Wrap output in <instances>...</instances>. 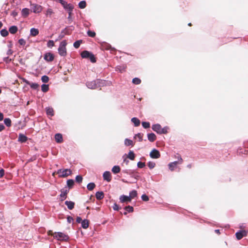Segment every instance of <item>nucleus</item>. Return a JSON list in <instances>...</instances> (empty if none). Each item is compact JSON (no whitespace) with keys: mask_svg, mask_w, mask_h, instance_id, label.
I'll return each instance as SVG.
<instances>
[{"mask_svg":"<svg viewBox=\"0 0 248 248\" xmlns=\"http://www.w3.org/2000/svg\"><path fill=\"white\" fill-rule=\"evenodd\" d=\"M54 13L53 10L52 9L49 8H48L46 13V16H49L50 17L52 14Z\"/></svg>","mask_w":248,"mask_h":248,"instance_id":"31","label":"nucleus"},{"mask_svg":"<svg viewBox=\"0 0 248 248\" xmlns=\"http://www.w3.org/2000/svg\"><path fill=\"white\" fill-rule=\"evenodd\" d=\"M105 49H106V50H108L109 49V48H110V46L108 44H105Z\"/></svg>","mask_w":248,"mask_h":248,"instance_id":"59","label":"nucleus"},{"mask_svg":"<svg viewBox=\"0 0 248 248\" xmlns=\"http://www.w3.org/2000/svg\"><path fill=\"white\" fill-rule=\"evenodd\" d=\"M18 30V28L16 26H12L9 28V31L11 34L16 33Z\"/></svg>","mask_w":248,"mask_h":248,"instance_id":"22","label":"nucleus"},{"mask_svg":"<svg viewBox=\"0 0 248 248\" xmlns=\"http://www.w3.org/2000/svg\"><path fill=\"white\" fill-rule=\"evenodd\" d=\"M54 46V43L53 40H49L47 42V47L51 48Z\"/></svg>","mask_w":248,"mask_h":248,"instance_id":"45","label":"nucleus"},{"mask_svg":"<svg viewBox=\"0 0 248 248\" xmlns=\"http://www.w3.org/2000/svg\"><path fill=\"white\" fill-rule=\"evenodd\" d=\"M87 34L88 35L90 36V37H93L95 36V32L93 31H87Z\"/></svg>","mask_w":248,"mask_h":248,"instance_id":"50","label":"nucleus"},{"mask_svg":"<svg viewBox=\"0 0 248 248\" xmlns=\"http://www.w3.org/2000/svg\"><path fill=\"white\" fill-rule=\"evenodd\" d=\"M78 6L80 9H84L86 6V2L84 0L80 1L78 3Z\"/></svg>","mask_w":248,"mask_h":248,"instance_id":"34","label":"nucleus"},{"mask_svg":"<svg viewBox=\"0 0 248 248\" xmlns=\"http://www.w3.org/2000/svg\"><path fill=\"white\" fill-rule=\"evenodd\" d=\"M65 204L67 206L69 209L72 210L74 207L75 203L72 201H66L65 202Z\"/></svg>","mask_w":248,"mask_h":248,"instance_id":"18","label":"nucleus"},{"mask_svg":"<svg viewBox=\"0 0 248 248\" xmlns=\"http://www.w3.org/2000/svg\"><path fill=\"white\" fill-rule=\"evenodd\" d=\"M48 89H49V87H48V85L43 84L42 85V86H41V90L44 93H46L47 91H48Z\"/></svg>","mask_w":248,"mask_h":248,"instance_id":"36","label":"nucleus"},{"mask_svg":"<svg viewBox=\"0 0 248 248\" xmlns=\"http://www.w3.org/2000/svg\"><path fill=\"white\" fill-rule=\"evenodd\" d=\"M142 136L143 134H141L140 133H138L136 134L135 136V138H138L140 141H142Z\"/></svg>","mask_w":248,"mask_h":248,"instance_id":"48","label":"nucleus"},{"mask_svg":"<svg viewBox=\"0 0 248 248\" xmlns=\"http://www.w3.org/2000/svg\"><path fill=\"white\" fill-rule=\"evenodd\" d=\"M120 201L122 203L128 202H130L131 201V199L130 198L129 196H125V195H123L120 196Z\"/></svg>","mask_w":248,"mask_h":248,"instance_id":"12","label":"nucleus"},{"mask_svg":"<svg viewBox=\"0 0 248 248\" xmlns=\"http://www.w3.org/2000/svg\"><path fill=\"white\" fill-rule=\"evenodd\" d=\"M141 199L142 200V201H145V202H147L148 201H149V197L145 194H143L142 196H141Z\"/></svg>","mask_w":248,"mask_h":248,"instance_id":"53","label":"nucleus"},{"mask_svg":"<svg viewBox=\"0 0 248 248\" xmlns=\"http://www.w3.org/2000/svg\"><path fill=\"white\" fill-rule=\"evenodd\" d=\"M150 156L152 158L157 159L160 157V154L158 150L154 149L150 152Z\"/></svg>","mask_w":248,"mask_h":248,"instance_id":"9","label":"nucleus"},{"mask_svg":"<svg viewBox=\"0 0 248 248\" xmlns=\"http://www.w3.org/2000/svg\"><path fill=\"white\" fill-rule=\"evenodd\" d=\"M103 177L104 180L107 182H110L111 180V175L109 171H105L103 174Z\"/></svg>","mask_w":248,"mask_h":248,"instance_id":"11","label":"nucleus"},{"mask_svg":"<svg viewBox=\"0 0 248 248\" xmlns=\"http://www.w3.org/2000/svg\"><path fill=\"white\" fill-rule=\"evenodd\" d=\"M131 122L134 123L135 126H138L140 124V121L136 117L132 118Z\"/></svg>","mask_w":248,"mask_h":248,"instance_id":"26","label":"nucleus"},{"mask_svg":"<svg viewBox=\"0 0 248 248\" xmlns=\"http://www.w3.org/2000/svg\"><path fill=\"white\" fill-rule=\"evenodd\" d=\"M124 209L126 212L129 213H131L133 211V207L130 205L125 207Z\"/></svg>","mask_w":248,"mask_h":248,"instance_id":"42","label":"nucleus"},{"mask_svg":"<svg viewBox=\"0 0 248 248\" xmlns=\"http://www.w3.org/2000/svg\"><path fill=\"white\" fill-rule=\"evenodd\" d=\"M4 174V171L3 169L0 170V178L2 177Z\"/></svg>","mask_w":248,"mask_h":248,"instance_id":"56","label":"nucleus"},{"mask_svg":"<svg viewBox=\"0 0 248 248\" xmlns=\"http://www.w3.org/2000/svg\"><path fill=\"white\" fill-rule=\"evenodd\" d=\"M13 53V51L11 49H9L8 51H7V55H11Z\"/></svg>","mask_w":248,"mask_h":248,"instance_id":"58","label":"nucleus"},{"mask_svg":"<svg viewBox=\"0 0 248 248\" xmlns=\"http://www.w3.org/2000/svg\"><path fill=\"white\" fill-rule=\"evenodd\" d=\"M58 174L61 177H65L71 174L72 171L70 169H66L64 170L60 169L57 171Z\"/></svg>","mask_w":248,"mask_h":248,"instance_id":"5","label":"nucleus"},{"mask_svg":"<svg viewBox=\"0 0 248 248\" xmlns=\"http://www.w3.org/2000/svg\"><path fill=\"white\" fill-rule=\"evenodd\" d=\"M247 232L245 230L240 231L235 233L236 237L238 240L241 239L244 236H246Z\"/></svg>","mask_w":248,"mask_h":248,"instance_id":"10","label":"nucleus"},{"mask_svg":"<svg viewBox=\"0 0 248 248\" xmlns=\"http://www.w3.org/2000/svg\"><path fill=\"white\" fill-rule=\"evenodd\" d=\"M55 139L57 142L61 143L62 141V134L58 133L55 136Z\"/></svg>","mask_w":248,"mask_h":248,"instance_id":"20","label":"nucleus"},{"mask_svg":"<svg viewBox=\"0 0 248 248\" xmlns=\"http://www.w3.org/2000/svg\"><path fill=\"white\" fill-rule=\"evenodd\" d=\"M5 127L2 124H0V132L4 130Z\"/></svg>","mask_w":248,"mask_h":248,"instance_id":"60","label":"nucleus"},{"mask_svg":"<svg viewBox=\"0 0 248 248\" xmlns=\"http://www.w3.org/2000/svg\"><path fill=\"white\" fill-rule=\"evenodd\" d=\"M135 155L134 152L132 151H130L127 155V157L130 160H133L135 158Z\"/></svg>","mask_w":248,"mask_h":248,"instance_id":"32","label":"nucleus"},{"mask_svg":"<svg viewBox=\"0 0 248 248\" xmlns=\"http://www.w3.org/2000/svg\"><path fill=\"white\" fill-rule=\"evenodd\" d=\"M132 82L135 84L138 85L140 83L141 80L138 78H135L133 79Z\"/></svg>","mask_w":248,"mask_h":248,"instance_id":"41","label":"nucleus"},{"mask_svg":"<svg viewBox=\"0 0 248 248\" xmlns=\"http://www.w3.org/2000/svg\"><path fill=\"white\" fill-rule=\"evenodd\" d=\"M152 129L158 134H166L168 132V127L162 128L159 124H155L152 125Z\"/></svg>","mask_w":248,"mask_h":248,"instance_id":"2","label":"nucleus"},{"mask_svg":"<svg viewBox=\"0 0 248 248\" xmlns=\"http://www.w3.org/2000/svg\"><path fill=\"white\" fill-rule=\"evenodd\" d=\"M23 81L27 84L30 85L31 86V87L33 89H36L39 85L37 83H31L30 82V81H29L28 80H27V79H23Z\"/></svg>","mask_w":248,"mask_h":248,"instance_id":"15","label":"nucleus"},{"mask_svg":"<svg viewBox=\"0 0 248 248\" xmlns=\"http://www.w3.org/2000/svg\"><path fill=\"white\" fill-rule=\"evenodd\" d=\"M46 112L47 115L52 116L54 115V111L52 108H46Z\"/></svg>","mask_w":248,"mask_h":248,"instance_id":"27","label":"nucleus"},{"mask_svg":"<svg viewBox=\"0 0 248 248\" xmlns=\"http://www.w3.org/2000/svg\"><path fill=\"white\" fill-rule=\"evenodd\" d=\"M41 80L43 82L47 83L49 80V78L47 76L44 75L42 77Z\"/></svg>","mask_w":248,"mask_h":248,"instance_id":"44","label":"nucleus"},{"mask_svg":"<svg viewBox=\"0 0 248 248\" xmlns=\"http://www.w3.org/2000/svg\"><path fill=\"white\" fill-rule=\"evenodd\" d=\"M145 166V163L141 162H139L137 164V166L139 168H143Z\"/></svg>","mask_w":248,"mask_h":248,"instance_id":"51","label":"nucleus"},{"mask_svg":"<svg viewBox=\"0 0 248 248\" xmlns=\"http://www.w3.org/2000/svg\"><path fill=\"white\" fill-rule=\"evenodd\" d=\"M121 170V169L119 166H114L112 168V171L113 173L116 174L119 173Z\"/></svg>","mask_w":248,"mask_h":248,"instance_id":"29","label":"nucleus"},{"mask_svg":"<svg viewBox=\"0 0 248 248\" xmlns=\"http://www.w3.org/2000/svg\"><path fill=\"white\" fill-rule=\"evenodd\" d=\"M67 222L69 223H71L74 221V219L72 217L68 216L67 217Z\"/></svg>","mask_w":248,"mask_h":248,"instance_id":"54","label":"nucleus"},{"mask_svg":"<svg viewBox=\"0 0 248 248\" xmlns=\"http://www.w3.org/2000/svg\"><path fill=\"white\" fill-rule=\"evenodd\" d=\"M4 123L8 127H9L11 125V120L9 118H5L4 120Z\"/></svg>","mask_w":248,"mask_h":248,"instance_id":"37","label":"nucleus"},{"mask_svg":"<svg viewBox=\"0 0 248 248\" xmlns=\"http://www.w3.org/2000/svg\"><path fill=\"white\" fill-rule=\"evenodd\" d=\"M215 231V232H216L217 233H218V234H219V233H220L219 230H216Z\"/></svg>","mask_w":248,"mask_h":248,"instance_id":"64","label":"nucleus"},{"mask_svg":"<svg viewBox=\"0 0 248 248\" xmlns=\"http://www.w3.org/2000/svg\"><path fill=\"white\" fill-rule=\"evenodd\" d=\"M95 196L97 200H101L104 198V193L102 191H98L96 193Z\"/></svg>","mask_w":248,"mask_h":248,"instance_id":"24","label":"nucleus"},{"mask_svg":"<svg viewBox=\"0 0 248 248\" xmlns=\"http://www.w3.org/2000/svg\"><path fill=\"white\" fill-rule=\"evenodd\" d=\"M124 144L126 146H133L134 145L133 142L132 140H129L128 139H125L124 140Z\"/></svg>","mask_w":248,"mask_h":248,"instance_id":"28","label":"nucleus"},{"mask_svg":"<svg viewBox=\"0 0 248 248\" xmlns=\"http://www.w3.org/2000/svg\"><path fill=\"white\" fill-rule=\"evenodd\" d=\"M18 43L21 46H24L26 44V41L24 39H20L18 40Z\"/></svg>","mask_w":248,"mask_h":248,"instance_id":"52","label":"nucleus"},{"mask_svg":"<svg viewBox=\"0 0 248 248\" xmlns=\"http://www.w3.org/2000/svg\"><path fill=\"white\" fill-rule=\"evenodd\" d=\"M105 81L101 79H96L94 81L88 82L86 86L89 89H95L98 87H103L105 85Z\"/></svg>","mask_w":248,"mask_h":248,"instance_id":"1","label":"nucleus"},{"mask_svg":"<svg viewBox=\"0 0 248 248\" xmlns=\"http://www.w3.org/2000/svg\"><path fill=\"white\" fill-rule=\"evenodd\" d=\"M74 184V181L72 179H69L67 181V185L69 188L73 187Z\"/></svg>","mask_w":248,"mask_h":248,"instance_id":"33","label":"nucleus"},{"mask_svg":"<svg viewBox=\"0 0 248 248\" xmlns=\"http://www.w3.org/2000/svg\"><path fill=\"white\" fill-rule=\"evenodd\" d=\"M59 2L63 6V8L67 11H73L74 6L71 4H68L63 0H59Z\"/></svg>","mask_w":248,"mask_h":248,"instance_id":"7","label":"nucleus"},{"mask_svg":"<svg viewBox=\"0 0 248 248\" xmlns=\"http://www.w3.org/2000/svg\"><path fill=\"white\" fill-rule=\"evenodd\" d=\"M129 197L132 200L137 196V191L135 190H133L129 193Z\"/></svg>","mask_w":248,"mask_h":248,"instance_id":"30","label":"nucleus"},{"mask_svg":"<svg viewBox=\"0 0 248 248\" xmlns=\"http://www.w3.org/2000/svg\"><path fill=\"white\" fill-rule=\"evenodd\" d=\"M3 119V115L2 113L0 112V121H2Z\"/></svg>","mask_w":248,"mask_h":248,"instance_id":"63","label":"nucleus"},{"mask_svg":"<svg viewBox=\"0 0 248 248\" xmlns=\"http://www.w3.org/2000/svg\"><path fill=\"white\" fill-rule=\"evenodd\" d=\"M147 165L150 169H152L155 167V164L153 161H149Z\"/></svg>","mask_w":248,"mask_h":248,"instance_id":"43","label":"nucleus"},{"mask_svg":"<svg viewBox=\"0 0 248 248\" xmlns=\"http://www.w3.org/2000/svg\"><path fill=\"white\" fill-rule=\"evenodd\" d=\"M95 184L93 183H90L88 184L87 187L89 190H92L95 187Z\"/></svg>","mask_w":248,"mask_h":248,"instance_id":"35","label":"nucleus"},{"mask_svg":"<svg viewBox=\"0 0 248 248\" xmlns=\"http://www.w3.org/2000/svg\"><path fill=\"white\" fill-rule=\"evenodd\" d=\"M27 140V137L22 134H19L18 139V141L20 142H25Z\"/></svg>","mask_w":248,"mask_h":248,"instance_id":"16","label":"nucleus"},{"mask_svg":"<svg viewBox=\"0 0 248 248\" xmlns=\"http://www.w3.org/2000/svg\"><path fill=\"white\" fill-rule=\"evenodd\" d=\"M61 193L60 194V197L61 198V201H63L66 198V195L67 193L69 192V190L67 188H63L61 191Z\"/></svg>","mask_w":248,"mask_h":248,"instance_id":"14","label":"nucleus"},{"mask_svg":"<svg viewBox=\"0 0 248 248\" xmlns=\"http://www.w3.org/2000/svg\"><path fill=\"white\" fill-rule=\"evenodd\" d=\"M81 43H82V40L77 41L74 42L73 46L75 48H78L79 47Z\"/></svg>","mask_w":248,"mask_h":248,"instance_id":"40","label":"nucleus"},{"mask_svg":"<svg viewBox=\"0 0 248 248\" xmlns=\"http://www.w3.org/2000/svg\"><path fill=\"white\" fill-rule=\"evenodd\" d=\"M148 139L151 142L154 141L156 139V136L154 133H150L148 134Z\"/></svg>","mask_w":248,"mask_h":248,"instance_id":"23","label":"nucleus"},{"mask_svg":"<svg viewBox=\"0 0 248 248\" xmlns=\"http://www.w3.org/2000/svg\"><path fill=\"white\" fill-rule=\"evenodd\" d=\"M89 59L92 62H96L95 58L94 57V55L93 53H91Z\"/></svg>","mask_w":248,"mask_h":248,"instance_id":"47","label":"nucleus"},{"mask_svg":"<svg viewBox=\"0 0 248 248\" xmlns=\"http://www.w3.org/2000/svg\"><path fill=\"white\" fill-rule=\"evenodd\" d=\"M68 11V19H70L71 17L72 11Z\"/></svg>","mask_w":248,"mask_h":248,"instance_id":"61","label":"nucleus"},{"mask_svg":"<svg viewBox=\"0 0 248 248\" xmlns=\"http://www.w3.org/2000/svg\"><path fill=\"white\" fill-rule=\"evenodd\" d=\"M53 236L59 241H67L69 239L67 235L61 232H55Z\"/></svg>","mask_w":248,"mask_h":248,"instance_id":"4","label":"nucleus"},{"mask_svg":"<svg viewBox=\"0 0 248 248\" xmlns=\"http://www.w3.org/2000/svg\"><path fill=\"white\" fill-rule=\"evenodd\" d=\"M125 66L123 65V66H117L116 67V70L117 71H119L120 72H123L125 71Z\"/></svg>","mask_w":248,"mask_h":248,"instance_id":"38","label":"nucleus"},{"mask_svg":"<svg viewBox=\"0 0 248 248\" xmlns=\"http://www.w3.org/2000/svg\"><path fill=\"white\" fill-rule=\"evenodd\" d=\"M81 226L83 229H87L89 227V221L87 219H84L82 221Z\"/></svg>","mask_w":248,"mask_h":248,"instance_id":"25","label":"nucleus"},{"mask_svg":"<svg viewBox=\"0 0 248 248\" xmlns=\"http://www.w3.org/2000/svg\"><path fill=\"white\" fill-rule=\"evenodd\" d=\"M76 181L78 183H81L82 181V177L81 175H77L76 177Z\"/></svg>","mask_w":248,"mask_h":248,"instance_id":"49","label":"nucleus"},{"mask_svg":"<svg viewBox=\"0 0 248 248\" xmlns=\"http://www.w3.org/2000/svg\"><path fill=\"white\" fill-rule=\"evenodd\" d=\"M124 162L125 163V164L127 165L129 163V161L127 159H126V158H124Z\"/></svg>","mask_w":248,"mask_h":248,"instance_id":"62","label":"nucleus"},{"mask_svg":"<svg viewBox=\"0 0 248 248\" xmlns=\"http://www.w3.org/2000/svg\"><path fill=\"white\" fill-rule=\"evenodd\" d=\"M142 125L144 128L150 127V123L149 122H143L142 123Z\"/></svg>","mask_w":248,"mask_h":248,"instance_id":"46","label":"nucleus"},{"mask_svg":"<svg viewBox=\"0 0 248 248\" xmlns=\"http://www.w3.org/2000/svg\"><path fill=\"white\" fill-rule=\"evenodd\" d=\"M39 34V30L34 28H31L30 30V35L32 36H36Z\"/></svg>","mask_w":248,"mask_h":248,"instance_id":"19","label":"nucleus"},{"mask_svg":"<svg viewBox=\"0 0 248 248\" xmlns=\"http://www.w3.org/2000/svg\"><path fill=\"white\" fill-rule=\"evenodd\" d=\"M82 219L80 217H78L76 218V221L78 222V223H80L82 222Z\"/></svg>","mask_w":248,"mask_h":248,"instance_id":"57","label":"nucleus"},{"mask_svg":"<svg viewBox=\"0 0 248 248\" xmlns=\"http://www.w3.org/2000/svg\"><path fill=\"white\" fill-rule=\"evenodd\" d=\"M0 34L3 37H6L8 35V31L6 29H2L0 31Z\"/></svg>","mask_w":248,"mask_h":248,"instance_id":"39","label":"nucleus"},{"mask_svg":"<svg viewBox=\"0 0 248 248\" xmlns=\"http://www.w3.org/2000/svg\"><path fill=\"white\" fill-rule=\"evenodd\" d=\"M30 12V10L29 9L27 8H23L21 11L22 16L24 17H26L29 15Z\"/></svg>","mask_w":248,"mask_h":248,"instance_id":"17","label":"nucleus"},{"mask_svg":"<svg viewBox=\"0 0 248 248\" xmlns=\"http://www.w3.org/2000/svg\"><path fill=\"white\" fill-rule=\"evenodd\" d=\"M180 157V161H174L173 162L170 163L169 164V167L170 170L171 171H173L175 168L176 167V166L178 164H181L183 163V160L181 156H179Z\"/></svg>","mask_w":248,"mask_h":248,"instance_id":"8","label":"nucleus"},{"mask_svg":"<svg viewBox=\"0 0 248 248\" xmlns=\"http://www.w3.org/2000/svg\"><path fill=\"white\" fill-rule=\"evenodd\" d=\"M92 53L87 51V50H84L82 52V53H81V56L82 58H89V57H90L91 54Z\"/></svg>","mask_w":248,"mask_h":248,"instance_id":"21","label":"nucleus"},{"mask_svg":"<svg viewBox=\"0 0 248 248\" xmlns=\"http://www.w3.org/2000/svg\"><path fill=\"white\" fill-rule=\"evenodd\" d=\"M44 59L47 62H51L54 59V56L50 52L46 53L44 55Z\"/></svg>","mask_w":248,"mask_h":248,"instance_id":"13","label":"nucleus"},{"mask_svg":"<svg viewBox=\"0 0 248 248\" xmlns=\"http://www.w3.org/2000/svg\"><path fill=\"white\" fill-rule=\"evenodd\" d=\"M66 45L67 43L65 40H63L60 44V46L58 48V52L59 54L62 56H65L66 55Z\"/></svg>","mask_w":248,"mask_h":248,"instance_id":"3","label":"nucleus"},{"mask_svg":"<svg viewBox=\"0 0 248 248\" xmlns=\"http://www.w3.org/2000/svg\"><path fill=\"white\" fill-rule=\"evenodd\" d=\"M113 209L114 210L118 211L119 209V205L116 203L114 204L113 206Z\"/></svg>","mask_w":248,"mask_h":248,"instance_id":"55","label":"nucleus"},{"mask_svg":"<svg viewBox=\"0 0 248 248\" xmlns=\"http://www.w3.org/2000/svg\"><path fill=\"white\" fill-rule=\"evenodd\" d=\"M31 11L34 13H40L43 10V7L40 5L36 3H31Z\"/></svg>","mask_w":248,"mask_h":248,"instance_id":"6","label":"nucleus"}]
</instances>
